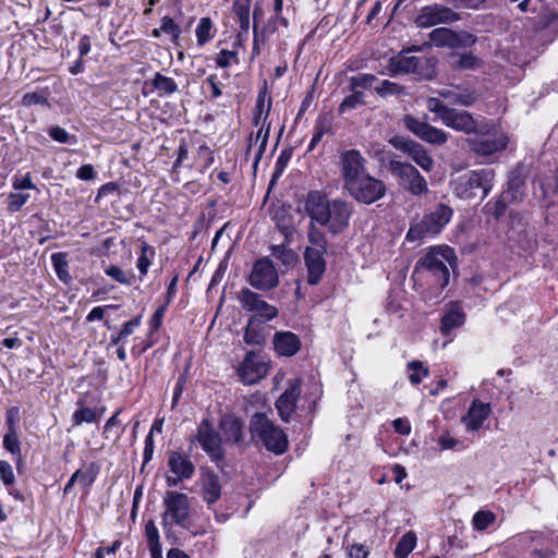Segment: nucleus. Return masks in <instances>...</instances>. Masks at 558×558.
<instances>
[{
  "instance_id": "obj_49",
  "label": "nucleus",
  "mask_w": 558,
  "mask_h": 558,
  "mask_svg": "<svg viewBox=\"0 0 558 558\" xmlns=\"http://www.w3.org/2000/svg\"><path fill=\"white\" fill-rule=\"evenodd\" d=\"M517 192H518V189L514 192H512L511 189H509V190L505 191L499 196V198L496 201V203L494 205V209H493V215L496 218L504 216V214L507 209L508 203L510 201H513L517 198V196L514 195V193H517Z\"/></svg>"
},
{
  "instance_id": "obj_29",
  "label": "nucleus",
  "mask_w": 558,
  "mask_h": 558,
  "mask_svg": "<svg viewBox=\"0 0 558 558\" xmlns=\"http://www.w3.org/2000/svg\"><path fill=\"white\" fill-rule=\"evenodd\" d=\"M269 130L270 125H267L265 129V125L263 124L259 130L257 131L256 135L253 134L248 138V144L246 148V155H250L252 151H254V166L256 167L259 160L262 159L267 142L269 136Z\"/></svg>"
},
{
  "instance_id": "obj_45",
  "label": "nucleus",
  "mask_w": 558,
  "mask_h": 558,
  "mask_svg": "<svg viewBox=\"0 0 558 558\" xmlns=\"http://www.w3.org/2000/svg\"><path fill=\"white\" fill-rule=\"evenodd\" d=\"M155 252L151 246L147 243H142L141 245V255L137 258L136 267L141 274V276H145L148 271V268L151 264L150 256H154Z\"/></svg>"
},
{
  "instance_id": "obj_62",
  "label": "nucleus",
  "mask_w": 558,
  "mask_h": 558,
  "mask_svg": "<svg viewBox=\"0 0 558 558\" xmlns=\"http://www.w3.org/2000/svg\"><path fill=\"white\" fill-rule=\"evenodd\" d=\"M154 449H155L154 438H153L151 432H149V434L145 438L143 465H145L153 459Z\"/></svg>"
},
{
  "instance_id": "obj_5",
  "label": "nucleus",
  "mask_w": 558,
  "mask_h": 558,
  "mask_svg": "<svg viewBox=\"0 0 558 558\" xmlns=\"http://www.w3.org/2000/svg\"><path fill=\"white\" fill-rule=\"evenodd\" d=\"M481 126L483 129L474 133V137L466 140L468 146L473 154L478 157H489L507 147L508 136L501 131H496L494 123L485 119Z\"/></svg>"
},
{
  "instance_id": "obj_39",
  "label": "nucleus",
  "mask_w": 558,
  "mask_h": 558,
  "mask_svg": "<svg viewBox=\"0 0 558 558\" xmlns=\"http://www.w3.org/2000/svg\"><path fill=\"white\" fill-rule=\"evenodd\" d=\"M481 64V60L472 53H453L451 54V66L456 69H476Z\"/></svg>"
},
{
  "instance_id": "obj_17",
  "label": "nucleus",
  "mask_w": 558,
  "mask_h": 558,
  "mask_svg": "<svg viewBox=\"0 0 558 558\" xmlns=\"http://www.w3.org/2000/svg\"><path fill=\"white\" fill-rule=\"evenodd\" d=\"M268 368V364L258 353L250 351L239 365L238 375L245 385H253L266 377Z\"/></svg>"
},
{
  "instance_id": "obj_34",
  "label": "nucleus",
  "mask_w": 558,
  "mask_h": 558,
  "mask_svg": "<svg viewBox=\"0 0 558 558\" xmlns=\"http://www.w3.org/2000/svg\"><path fill=\"white\" fill-rule=\"evenodd\" d=\"M145 536L151 558H162L161 544L158 529L154 520H148L145 524Z\"/></svg>"
},
{
  "instance_id": "obj_30",
  "label": "nucleus",
  "mask_w": 558,
  "mask_h": 558,
  "mask_svg": "<svg viewBox=\"0 0 558 558\" xmlns=\"http://www.w3.org/2000/svg\"><path fill=\"white\" fill-rule=\"evenodd\" d=\"M465 314L461 310V307L457 304L451 305V307L445 313L440 323V331L445 336H449L450 332L464 324Z\"/></svg>"
},
{
  "instance_id": "obj_53",
  "label": "nucleus",
  "mask_w": 558,
  "mask_h": 558,
  "mask_svg": "<svg viewBox=\"0 0 558 558\" xmlns=\"http://www.w3.org/2000/svg\"><path fill=\"white\" fill-rule=\"evenodd\" d=\"M105 274L112 278L114 281L123 284H131V279L133 276H129L124 270H122L119 266L111 265L105 269Z\"/></svg>"
},
{
  "instance_id": "obj_8",
  "label": "nucleus",
  "mask_w": 558,
  "mask_h": 558,
  "mask_svg": "<svg viewBox=\"0 0 558 558\" xmlns=\"http://www.w3.org/2000/svg\"><path fill=\"white\" fill-rule=\"evenodd\" d=\"M452 209L438 204L433 211L425 215L421 221L411 226L407 233V240L418 241L438 234L442 228L450 221Z\"/></svg>"
},
{
  "instance_id": "obj_25",
  "label": "nucleus",
  "mask_w": 558,
  "mask_h": 558,
  "mask_svg": "<svg viewBox=\"0 0 558 558\" xmlns=\"http://www.w3.org/2000/svg\"><path fill=\"white\" fill-rule=\"evenodd\" d=\"M219 427L226 444L240 445L244 440V422L232 414L223 415L220 418Z\"/></svg>"
},
{
  "instance_id": "obj_22",
  "label": "nucleus",
  "mask_w": 558,
  "mask_h": 558,
  "mask_svg": "<svg viewBox=\"0 0 558 558\" xmlns=\"http://www.w3.org/2000/svg\"><path fill=\"white\" fill-rule=\"evenodd\" d=\"M220 477L214 471L202 472L199 478V494L209 510H215V504L221 497Z\"/></svg>"
},
{
  "instance_id": "obj_20",
  "label": "nucleus",
  "mask_w": 558,
  "mask_h": 558,
  "mask_svg": "<svg viewBox=\"0 0 558 558\" xmlns=\"http://www.w3.org/2000/svg\"><path fill=\"white\" fill-rule=\"evenodd\" d=\"M485 119L481 121L475 119L474 116L466 110H458L456 108H451L446 117H444L442 124L447 128H450L457 132H461L464 134H474L481 131L483 128L481 124Z\"/></svg>"
},
{
  "instance_id": "obj_60",
  "label": "nucleus",
  "mask_w": 558,
  "mask_h": 558,
  "mask_svg": "<svg viewBox=\"0 0 558 558\" xmlns=\"http://www.w3.org/2000/svg\"><path fill=\"white\" fill-rule=\"evenodd\" d=\"M28 199V195L15 193L10 195L9 209L11 211L19 210Z\"/></svg>"
},
{
  "instance_id": "obj_31",
  "label": "nucleus",
  "mask_w": 558,
  "mask_h": 558,
  "mask_svg": "<svg viewBox=\"0 0 558 558\" xmlns=\"http://www.w3.org/2000/svg\"><path fill=\"white\" fill-rule=\"evenodd\" d=\"M105 413V408H88L81 405L72 415L73 426H80L83 423L98 422Z\"/></svg>"
},
{
  "instance_id": "obj_11",
  "label": "nucleus",
  "mask_w": 558,
  "mask_h": 558,
  "mask_svg": "<svg viewBox=\"0 0 558 558\" xmlns=\"http://www.w3.org/2000/svg\"><path fill=\"white\" fill-rule=\"evenodd\" d=\"M195 438L202 449L217 465L225 460V450L221 445V437L208 420H203L201 422Z\"/></svg>"
},
{
  "instance_id": "obj_37",
  "label": "nucleus",
  "mask_w": 558,
  "mask_h": 558,
  "mask_svg": "<svg viewBox=\"0 0 558 558\" xmlns=\"http://www.w3.org/2000/svg\"><path fill=\"white\" fill-rule=\"evenodd\" d=\"M197 45L204 46L211 40L216 34L214 24L209 17H202L195 29Z\"/></svg>"
},
{
  "instance_id": "obj_16",
  "label": "nucleus",
  "mask_w": 558,
  "mask_h": 558,
  "mask_svg": "<svg viewBox=\"0 0 558 558\" xmlns=\"http://www.w3.org/2000/svg\"><path fill=\"white\" fill-rule=\"evenodd\" d=\"M239 301L243 308L253 312L258 323H266L278 316V310L274 305L267 303L256 292L244 288L241 290Z\"/></svg>"
},
{
  "instance_id": "obj_10",
  "label": "nucleus",
  "mask_w": 558,
  "mask_h": 558,
  "mask_svg": "<svg viewBox=\"0 0 558 558\" xmlns=\"http://www.w3.org/2000/svg\"><path fill=\"white\" fill-rule=\"evenodd\" d=\"M360 204L371 205L381 199L387 192L386 184L368 172L344 189Z\"/></svg>"
},
{
  "instance_id": "obj_1",
  "label": "nucleus",
  "mask_w": 558,
  "mask_h": 558,
  "mask_svg": "<svg viewBox=\"0 0 558 558\" xmlns=\"http://www.w3.org/2000/svg\"><path fill=\"white\" fill-rule=\"evenodd\" d=\"M305 213L320 226L327 227L332 234L345 230L352 216V205L341 198L328 199L322 191H310L304 204Z\"/></svg>"
},
{
  "instance_id": "obj_36",
  "label": "nucleus",
  "mask_w": 558,
  "mask_h": 558,
  "mask_svg": "<svg viewBox=\"0 0 558 558\" xmlns=\"http://www.w3.org/2000/svg\"><path fill=\"white\" fill-rule=\"evenodd\" d=\"M51 262L59 280H61L65 284H69L72 281V277L69 274V264L66 260V255L61 252L54 253L51 256Z\"/></svg>"
},
{
  "instance_id": "obj_58",
  "label": "nucleus",
  "mask_w": 558,
  "mask_h": 558,
  "mask_svg": "<svg viewBox=\"0 0 558 558\" xmlns=\"http://www.w3.org/2000/svg\"><path fill=\"white\" fill-rule=\"evenodd\" d=\"M236 60V52L222 49L217 57L216 63L220 68H228Z\"/></svg>"
},
{
  "instance_id": "obj_61",
  "label": "nucleus",
  "mask_w": 558,
  "mask_h": 558,
  "mask_svg": "<svg viewBox=\"0 0 558 558\" xmlns=\"http://www.w3.org/2000/svg\"><path fill=\"white\" fill-rule=\"evenodd\" d=\"M17 421H19V409L15 407L10 408L7 411V417H5L8 430H17Z\"/></svg>"
},
{
  "instance_id": "obj_44",
  "label": "nucleus",
  "mask_w": 558,
  "mask_h": 558,
  "mask_svg": "<svg viewBox=\"0 0 558 558\" xmlns=\"http://www.w3.org/2000/svg\"><path fill=\"white\" fill-rule=\"evenodd\" d=\"M377 77L374 74L362 73L349 78V90L354 92L357 88H371Z\"/></svg>"
},
{
  "instance_id": "obj_6",
  "label": "nucleus",
  "mask_w": 558,
  "mask_h": 558,
  "mask_svg": "<svg viewBox=\"0 0 558 558\" xmlns=\"http://www.w3.org/2000/svg\"><path fill=\"white\" fill-rule=\"evenodd\" d=\"M161 514L165 531H171L174 525L186 527L190 522V498L186 494L177 490H167L163 499Z\"/></svg>"
},
{
  "instance_id": "obj_3",
  "label": "nucleus",
  "mask_w": 558,
  "mask_h": 558,
  "mask_svg": "<svg viewBox=\"0 0 558 558\" xmlns=\"http://www.w3.org/2000/svg\"><path fill=\"white\" fill-rule=\"evenodd\" d=\"M454 258V252L449 246L430 247L415 265V271H422L430 277L433 283L444 289L449 283L450 271L448 264Z\"/></svg>"
},
{
  "instance_id": "obj_18",
  "label": "nucleus",
  "mask_w": 558,
  "mask_h": 558,
  "mask_svg": "<svg viewBox=\"0 0 558 558\" xmlns=\"http://www.w3.org/2000/svg\"><path fill=\"white\" fill-rule=\"evenodd\" d=\"M457 20H459L458 13L442 4L434 3L422 9L415 19V24L417 27L427 28L436 24L452 23Z\"/></svg>"
},
{
  "instance_id": "obj_55",
  "label": "nucleus",
  "mask_w": 558,
  "mask_h": 558,
  "mask_svg": "<svg viewBox=\"0 0 558 558\" xmlns=\"http://www.w3.org/2000/svg\"><path fill=\"white\" fill-rule=\"evenodd\" d=\"M0 478L5 486H11L15 482L12 465L4 460H0Z\"/></svg>"
},
{
  "instance_id": "obj_41",
  "label": "nucleus",
  "mask_w": 558,
  "mask_h": 558,
  "mask_svg": "<svg viewBox=\"0 0 558 558\" xmlns=\"http://www.w3.org/2000/svg\"><path fill=\"white\" fill-rule=\"evenodd\" d=\"M496 520V515L494 512L489 510H480L477 511L472 519V525L474 530L485 531L490 524H493Z\"/></svg>"
},
{
  "instance_id": "obj_21",
  "label": "nucleus",
  "mask_w": 558,
  "mask_h": 558,
  "mask_svg": "<svg viewBox=\"0 0 558 558\" xmlns=\"http://www.w3.org/2000/svg\"><path fill=\"white\" fill-rule=\"evenodd\" d=\"M435 93L452 106L471 107L478 99V94L475 89L461 85H450L437 89Z\"/></svg>"
},
{
  "instance_id": "obj_13",
  "label": "nucleus",
  "mask_w": 558,
  "mask_h": 558,
  "mask_svg": "<svg viewBox=\"0 0 558 558\" xmlns=\"http://www.w3.org/2000/svg\"><path fill=\"white\" fill-rule=\"evenodd\" d=\"M389 143L396 149L407 154L424 171L429 172L434 169L435 161L421 143L402 136H393Z\"/></svg>"
},
{
  "instance_id": "obj_64",
  "label": "nucleus",
  "mask_w": 558,
  "mask_h": 558,
  "mask_svg": "<svg viewBox=\"0 0 558 558\" xmlns=\"http://www.w3.org/2000/svg\"><path fill=\"white\" fill-rule=\"evenodd\" d=\"M76 177L83 181H89L96 177V172L92 165H83L77 169Z\"/></svg>"
},
{
  "instance_id": "obj_15",
  "label": "nucleus",
  "mask_w": 558,
  "mask_h": 558,
  "mask_svg": "<svg viewBox=\"0 0 558 558\" xmlns=\"http://www.w3.org/2000/svg\"><path fill=\"white\" fill-rule=\"evenodd\" d=\"M250 284L262 291H269L279 283L278 271L267 257L256 260L248 277Z\"/></svg>"
},
{
  "instance_id": "obj_48",
  "label": "nucleus",
  "mask_w": 558,
  "mask_h": 558,
  "mask_svg": "<svg viewBox=\"0 0 558 558\" xmlns=\"http://www.w3.org/2000/svg\"><path fill=\"white\" fill-rule=\"evenodd\" d=\"M3 447L13 456L21 459V442L19 439L17 430H7L3 437Z\"/></svg>"
},
{
  "instance_id": "obj_52",
  "label": "nucleus",
  "mask_w": 558,
  "mask_h": 558,
  "mask_svg": "<svg viewBox=\"0 0 558 558\" xmlns=\"http://www.w3.org/2000/svg\"><path fill=\"white\" fill-rule=\"evenodd\" d=\"M403 86H401L400 84L388 80H384L379 86L375 87V92L380 97H387L389 95H400L403 93Z\"/></svg>"
},
{
  "instance_id": "obj_63",
  "label": "nucleus",
  "mask_w": 558,
  "mask_h": 558,
  "mask_svg": "<svg viewBox=\"0 0 558 558\" xmlns=\"http://www.w3.org/2000/svg\"><path fill=\"white\" fill-rule=\"evenodd\" d=\"M392 426L395 432L401 435H409L411 433V425L407 418H396L392 422Z\"/></svg>"
},
{
  "instance_id": "obj_19",
  "label": "nucleus",
  "mask_w": 558,
  "mask_h": 558,
  "mask_svg": "<svg viewBox=\"0 0 558 558\" xmlns=\"http://www.w3.org/2000/svg\"><path fill=\"white\" fill-rule=\"evenodd\" d=\"M428 37L435 46L448 48L470 47L476 41V38L470 33H457L446 27L433 29Z\"/></svg>"
},
{
  "instance_id": "obj_51",
  "label": "nucleus",
  "mask_w": 558,
  "mask_h": 558,
  "mask_svg": "<svg viewBox=\"0 0 558 558\" xmlns=\"http://www.w3.org/2000/svg\"><path fill=\"white\" fill-rule=\"evenodd\" d=\"M233 12L239 20L240 27L244 31H247L250 27L248 2H234Z\"/></svg>"
},
{
  "instance_id": "obj_27",
  "label": "nucleus",
  "mask_w": 558,
  "mask_h": 558,
  "mask_svg": "<svg viewBox=\"0 0 558 558\" xmlns=\"http://www.w3.org/2000/svg\"><path fill=\"white\" fill-rule=\"evenodd\" d=\"M272 342L276 352L281 356H293L301 348L300 338L291 331H277Z\"/></svg>"
},
{
  "instance_id": "obj_42",
  "label": "nucleus",
  "mask_w": 558,
  "mask_h": 558,
  "mask_svg": "<svg viewBox=\"0 0 558 558\" xmlns=\"http://www.w3.org/2000/svg\"><path fill=\"white\" fill-rule=\"evenodd\" d=\"M270 250L271 255L286 266L294 264L298 259L296 254L293 252V250L284 245H272Z\"/></svg>"
},
{
  "instance_id": "obj_43",
  "label": "nucleus",
  "mask_w": 558,
  "mask_h": 558,
  "mask_svg": "<svg viewBox=\"0 0 558 558\" xmlns=\"http://www.w3.org/2000/svg\"><path fill=\"white\" fill-rule=\"evenodd\" d=\"M408 369L411 371L409 380L412 385L421 384L423 378L427 377L429 374L428 368L425 367L421 361L409 362Z\"/></svg>"
},
{
  "instance_id": "obj_12",
  "label": "nucleus",
  "mask_w": 558,
  "mask_h": 558,
  "mask_svg": "<svg viewBox=\"0 0 558 558\" xmlns=\"http://www.w3.org/2000/svg\"><path fill=\"white\" fill-rule=\"evenodd\" d=\"M339 159L343 189L367 173L366 159L357 149H348L342 151Z\"/></svg>"
},
{
  "instance_id": "obj_59",
  "label": "nucleus",
  "mask_w": 558,
  "mask_h": 558,
  "mask_svg": "<svg viewBox=\"0 0 558 558\" xmlns=\"http://www.w3.org/2000/svg\"><path fill=\"white\" fill-rule=\"evenodd\" d=\"M438 444L442 450L457 449L461 441L452 437L449 433H444L438 438Z\"/></svg>"
},
{
  "instance_id": "obj_47",
  "label": "nucleus",
  "mask_w": 558,
  "mask_h": 558,
  "mask_svg": "<svg viewBox=\"0 0 558 558\" xmlns=\"http://www.w3.org/2000/svg\"><path fill=\"white\" fill-rule=\"evenodd\" d=\"M426 108L432 113L437 114V117L442 122L444 121V117H446L448 114V112L450 111V109L452 107L444 104V101L441 100V97L437 96V97H429V98L426 99Z\"/></svg>"
},
{
  "instance_id": "obj_56",
  "label": "nucleus",
  "mask_w": 558,
  "mask_h": 558,
  "mask_svg": "<svg viewBox=\"0 0 558 558\" xmlns=\"http://www.w3.org/2000/svg\"><path fill=\"white\" fill-rule=\"evenodd\" d=\"M329 126L324 122H317L315 132L308 145L307 151H312L315 146L322 141L323 136L328 133Z\"/></svg>"
},
{
  "instance_id": "obj_57",
  "label": "nucleus",
  "mask_w": 558,
  "mask_h": 558,
  "mask_svg": "<svg viewBox=\"0 0 558 558\" xmlns=\"http://www.w3.org/2000/svg\"><path fill=\"white\" fill-rule=\"evenodd\" d=\"M140 325H141L140 316H137L122 325L119 333H120V338H122L124 343L126 342L128 337L131 336Z\"/></svg>"
},
{
  "instance_id": "obj_38",
  "label": "nucleus",
  "mask_w": 558,
  "mask_h": 558,
  "mask_svg": "<svg viewBox=\"0 0 558 558\" xmlns=\"http://www.w3.org/2000/svg\"><path fill=\"white\" fill-rule=\"evenodd\" d=\"M416 545V535L413 532H408L401 536L399 539L396 549L395 557L396 558H407L411 551L414 549Z\"/></svg>"
},
{
  "instance_id": "obj_26",
  "label": "nucleus",
  "mask_w": 558,
  "mask_h": 558,
  "mask_svg": "<svg viewBox=\"0 0 558 558\" xmlns=\"http://www.w3.org/2000/svg\"><path fill=\"white\" fill-rule=\"evenodd\" d=\"M167 465L173 475H180V478L190 480L195 473V465L191 459L179 451H169Z\"/></svg>"
},
{
  "instance_id": "obj_28",
  "label": "nucleus",
  "mask_w": 558,
  "mask_h": 558,
  "mask_svg": "<svg viewBox=\"0 0 558 558\" xmlns=\"http://www.w3.org/2000/svg\"><path fill=\"white\" fill-rule=\"evenodd\" d=\"M490 412L489 403L474 401L462 421L465 423L468 429L477 430L483 426Z\"/></svg>"
},
{
  "instance_id": "obj_14",
  "label": "nucleus",
  "mask_w": 558,
  "mask_h": 558,
  "mask_svg": "<svg viewBox=\"0 0 558 558\" xmlns=\"http://www.w3.org/2000/svg\"><path fill=\"white\" fill-rule=\"evenodd\" d=\"M403 123L411 133L430 145L441 146L449 140V133L412 116H405Z\"/></svg>"
},
{
  "instance_id": "obj_4",
  "label": "nucleus",
  "mask_w": 558,
  "mask_h": 558,
  "mask_svg": "<svg viewBox=\"0 0 558 558\" xmlns=\"http://www.w3.org/2000/svg\"><path fill=\"white\" fill-rule=\"evenodd\" d=\"M435 58L409 56L404 50L388 60L387 71L391 76L416 74L420 78L433 80L436 75Z\"/></svg>"
},
{
  "instance_id": "obj_46",
  "label": "nucleus",
  "mask_w": 558,
  "mask_h": 558,
  "mask_svg": "<svg viewBox=\"0 0 558 558\" xmlns=\"http://www.w3.org/2000/svg\"><path fill=\"white\" fill-rule=\"evenodd\" d=\"M364 105V94L360 90L352 92L339 106V112L344 113Z\"/></svg>"
},
{
  "instance_id": "obj_54",
  "label": "nucleus",
  "mask_w": 558,
  "mask_h": 558,
  "mask_svg": "<svg viewBox=\"0 0 558 558\" xmlns=\"http://www.w3.org/2000/svg\"><path fill=\"white\" fill-rule=\"evenodd\" d=\"M49 135L50 137L58 142V143H62V144H65V143H75L76 142V138L74 135H71L66 132V130H64L63 128H60V126H53L49 130Z\"/></svg>"
},
{
  "instance_id": "obj_23",
  "label": "nucleus",
  "mask_w": 558,
  "mask_h": 558,
  "mask_svg": "<svg viewBox=\"0 0 558 558\" xmlns=\"http://www.w3.org/2000/svg\"><path fill=\"white\" fill-rule=\"evenodd\" d=\"M301 395L300 380L290 381L289 387L276 401V409L283 422H289L292 413L295 411L296 401Z\"/></svg>"
},
{
  "instance_id": "obj_32",
  "label": "nucleus",
  "mask_w": 558,
  "mask_h": 558,
  "mask_svg": "<svg viewBox=\"0 0 558 558\" xmlns=\"http://www.w3.org/2000/svg\"><path fill=\"white\" fill-rule=\"evenodd\" d=\"M244 341L251 345H260L265 342L264 327L257 322L256 316L248 318L244 331Z\"/></svg>"
},
{
  "instance_id": "obj_24",
  "label": "nucleus",
  "mask_w": 558,
  "mask_h": 558,
  "mask_svg": "<svg viewBox=\"0 0 558 558\" xmlns=\"http://www.w3.org/2000/svg\"><path fill=\"white\" fill-rule=\"evenodd\" d=\"M326 252L312 250L306 247L304 251V262L307 269V283L316 286L322 280L326 271V262L324 254Z\"/></svg>"
},
{
  "instance_id": "obj_33",
  "label": "nucleus",
  "mask_w": 558,
  "mask_h": 558,
  "mask_svg": "<svg viewBox=\"0 0 558 558\" xmlns=\"http://www.w3.org/2000/svg\"><path fill=\"white\" fill-rule=\"evenodd\" d=\"M100 466L96 462H90L83 469L76 470L72 475L84 489H88L96 481Z\"/></svg>"
},
{
  "instance_id": "obj_35",
  "label": "nucleus",
  "mask_w": 558,
  "mask_h": 558,
  "mask_svg": "<svg viewBox=\"0 0 558 558\" xmlns=\"http://www.w3.org/2000/svg\"><path fill=\"white\" fill-rule=\"evenodd\" d=\"M151 85L158 92L159 96L171 95L178 90L175 81L159 72L154 75Z\"/></svg>"
},
{
  "instance_id": "obj_40",
  "label": "nucleus",
  "mask_w": 558,
  "mask_h": 558,
  "mask_svg": "<svg viewBox=\"0 0 558 558\" xmlns=\"http://www.w3.org/2000/svg\"><path fill=\"white\" fill-rule=\"evenodd\" d=\"M308 241L313 245L312 250L326 252L327 250V239L324 232H322L312 222L308 227Z\"/></svg>"
},
{
  "instance_id": "obj_50",
  "label": "nucleus",
  "mask_w": 558,
  "mask_h": 558,
  "mask_svg": "<svg viewBox=\"0 0 558 558\" xmlns=\"http://www.w3.org/2000/svg\"><path fill=\"white\" fill-rule=\"evenodd\" d=\"M160 29L171 36L172 43L178 44V40L181 35V28L179 24H177L172 17L166 15L161 19Z\"/></svg>"
},
{
  "instance_id": "obj_9",
  "label": "nucleus",
  "mask_w": 558,
  "mask_h": 558,
  "mask_svg": "<svg viewBox=\"0 0 558 558\" xmlns=\"http://www.w3.org/2000/svg\"><path fill=\"white\" fill-rule=\"evenodd\" d=\"M388 170L397 179L398 185L411 195L423 196L429 192L427 181L412 163L390 160Z\"/></svg>"
},
{
  "instance_id": "obj_7",
  "label": "nucleus",
  "mask_w": 558,
  "mask_h": 558,
  "mask_svg": "<svg viewBox=\"0 0 558 558\" xmlns=\"http://www.w3.org/2000/svg\"><path fill=\"white\" fill-rule=\"evenodd\" d=\"M495 171L483 168L465 173L456 185L457 194L465 199L480 197L484 199L493 189Z\"/></svg>"
},
{
  "instance_id": "obj_2",
  "label": "nucleus",
  "mask_w": 558,
  "mask_h": 558,
  "mask_svg": "<svg viewBox=\"0 0 558 558\" xmlns=\"http://www.w3.org/2000/svg\"><path fill=\"white\" fill-rule=\"evenodd\" d=\"M252 438L260 442L265 449L276 456L283 454L289 447L284 430L263 412L253 414L250 421Z\"/></svg>"
}]
</instances>
